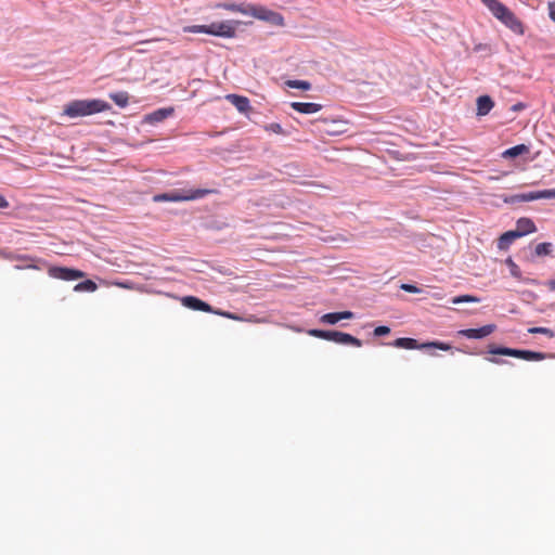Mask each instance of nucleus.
Wrapping results in <instances>:
<instances>
[{
    "label": "nucleus",
    "mask_w": 555,
    "mask_h": 555,
    "mask_svg": "<svg viewBox=\"0 0 555 555\" xmlns=\"http://www.w3.org/2000/svg\"><path fill=\"white\" fill-rule=\"evenodd\" d=\"M529 333L531 334H544V335H547L548 337H553L554 336V332L547 327H531L529 328Z\"/></svg>",
    "instance_id": "27"
},
{
    "label": "nucleus",
    "mask_w": 555,
    "mask_h": 555,
    "mask_svg": "<svg viewBox=\"0 0 555 555\" xmlns=\"http://www.w3.org/2000/svg\"><path fill=\"white\" fill-rule=\"evenodd\" d=\"M291 107L301 114H314L322 109L321 104L310 102H292Z\"/></svg>",
    "instance_id": "15"
},
{
    "label": "nucleus",
    "mask_w": 555,
    "mask_h": 555,
    "mask_svg": "<svg viewBox=\"0 0 555 555\" xmlns=\"http://www.w3.org/2000/svg\"><path fill=\"white\" fill-rule=\"evenodd\" d=\"M109 108V104L100 99L75 100L65 106L64 114L70 118H76L105 112Z\"/></svg>",
    "instance_id": "3"
},
{
    "label": "nucleus",
    "mask_w": 555,
    "mask_h": 555,
    "mask_svg": "<svg viewBox=\"0 0 555 555\" xmlns=\"http://www.w3.org/2000/svg\"><path fill=\"white\" fill-rule=\"evenodd\" d=\"M390 345L397 348L404 349L437 348L443 351H448L451 349V346L449 344L442 341H430L420 346L416 339L408 337L397 338Z\"/></svg>",
    "instance_id": "9"
},
{
    "label": "nucleus",
    "mask_w": 555,
    "mask_h": 555,
    "mask_svg": "<svg viewBox=\"0 0 555 555\" xmlns=\"http://www.w3.org/2000/svg\"><path fill=\"white\" fill-rule=\"evenodd\" d=\"M514 198L520 202H531L542 198H555V189L552 190H542V191H533L520 195H516Z\"/></svg>",
    "instance_id": "12"
},
{
    "label": "nucleus",
    "mask_w": 555,
    "mask_h": 555,
    "mask_svg": "<svg viewBox=\"0 0 555 555\" xmlns=\"http://www.w3.org/2000/svg\"><path fill=\"white\" fill-rule=\"evenodd\" d=\"M550 17L555 22V2L550 3Z\"/></svg>",
    "instance_id": "33"
},
{
    "label": "nucleus",
    "mask_w": 555,
    "mask_h": 555,
    "mask_svg": "<svg viewBox=\"0 0 555 555\" xmlns=\"http://www.w3.org/2000/svg\"><path fill=\"white\" fill-rule=\"evenodd\" d=\"M241 24L238 21H223L211 23L209 25H191L183 27L184 33L207 34L221 38H234L236 36V27Z\"/></svg>",
    "instance_id": "2"
},
{
    "label": "nucleus",
    "mask_w": 555,
    "mask_h": 555,
    "mask_svg": "<svg viewBox=\"0 0 555 555\" xmlns=\"http://www.w3.org/2000/svg\"><path fill=\"white\" fill-rule=\"evenodd\" d=\"M480 299L478 297L472 295H461L456 296L452 299L453 304H462V302H479Z\"/></svg>",
    "instance_id": "26"
},
{
    "label": "nucleus",
    "mask_w": 555,
    "mask_h": 555,
    "mask_svg": "<svg viewBox=\"0 0 555 555\" xmlns=\"http://www.w3.org/2000/svg\"><path fill=\"white\" fill-rule=\"evenodd\" d=\"M488 353L492 356H508L522 359L526 361H542L547 357L546 353L543 352L513 349L508 347H499L495 345H490L488 347Z\"/></svg>",
    "instance_id": "6"
},
{
    "label": "nucleus",
    "mask_w": 555,
    "mask_h": 555,
    "mask_svg": "<svg viewBox=\"0 0 555 555\" xmlns=\"http://www.w3.org/2000/svg\"><path fill=\"white\" fill-rule=\"evenodd\" d=\"M481 2L499 21H501L512 31L518 35L524 34L522 23L505 4L499 0H481Z\"/></svg>",
    "instance_id": "4"
},
{
    "label": "nucleus",
    "mask_w": 555,
    "mask_h": 555,
    "mask_svg": "<svg viewBox=\"0 0 555 555\" xmlns=\"http://www.w3.org/2000/svg\"><path fill=\"white\" fill-rule=\"evenodd\" d=\"M390 333V328L388 326H385V325H380V326H377L375 327L374 330V335L375 336H384V335H388Z\"/></svg>",
    "instance_id": "28"
},
{
    "label": "nucleus",
    "mask_w": 555,
    "mask_h": 555,
    "mask_svg": "<svg viewBox=\"0 0 555 555\" xmlns=\"http://www.w3.org/2000/svg\"><path fill=\"white\" fill-rule=\"evenodd\" d=\"M9 207V202L7 201V198L0 194V208H8Z\"/></svg>",
    "instance_id": "34"
},
{
    "label": "nucleus",
    "mask_w": 555,
    "mask_h": 555,
    "mask_svg": "<svg viewBox=\"0 0 555 555\" xmlns=\"http://www.w3.org/2000/svg\"><path fill=\"white\" fill-rule=\"evenodd\" d=\"M308 334L312 337H317V338H321V339H325V340H328V341H334L336 344H340V345H351V346H354V347H361L362 346V341L348 334V333H344V332H338V331H324V330H309L308 331Z\"/></svg>",
    "instance_id": "7"
},
{
    "label": "nucleus",
    "mask_w": 555,
    "mask_h": 555,
    "mask_svg": "<svg viewBox=\"0 0 555 555\" xmlns=\"http://www.w3.org/2000/svg\"><path fill=\"white\" fill-rule=\"evenodd\" d=\"M181 301L184 307L192 309V310L212 312L218 315L224 317L227 319L240 321V322H242V321L256 322L257 321L254 315H250L249 318L244 319V318H242L235 313L229 312V311H214L210 305H208L207 302H205L194 296H185L182 298Z\"/></svg>",
    "instance_id": "5"
},
{
    "label": "nucleus",
    "mask_w": 555,
    "mask_h": 555,
    "mask_svg": "<svg viewBox=\"0 0 555 555\" xmlns=\"http://www.w3.org/2000/svg\"><path fill=\"white\" fill-rule=\"evenodd\" d=\"M496 330L494 324H487L479 328L461 330L459 335L470 339H481L491 335Z\"/></svg>",
    "instance_id": "11"
},
{
    "label": "nucleus",
    "mask_w": 555,
    "mask_h": 555,
    "mask_svg": "<svg viewBox=\"0 0 555 555\" xmlns=\"http://www.w3.org/2000/svg\"><path fill=\"white\" fill-rule=\"evenodd\" d=\"M96 288H98V285L91 280H86V281L80 282L74 286V291L77 293H81V292L92 293V292H95Z\"/></svg>",
    "instance_id": "22"
},
{
    "label": "nucleus",
    "mask_w": 555,
    "mask_h": 555,
    "mask_svg": "<svg viewBox=\"0 0 555 555\" xmlns=\"http://www.w3.org/2000/svg\"><path fill=\"white\" fill-rule=\"evenodd\" d=\"M547 286L551 291H555V279L548 281Z\"/></svg>",
    "instance_id": "36"
},
{
    "label": "nucleus",
    "mask_w": 555,
    "mask_h": 555,
    "mask_svg": "<svg viewBox=\"0 0 555 555\" xmlns=\"http://www.w3.org/2000/svg\"><path fill=\"white\" fill-rule=\"evenodd\" d=\"M553 253V244L548 242L540 243L534 248V254L538 257L550 256Z\"/></svg>",
    "instance_id": "23"
},
{
    "label": "nucleus",
    "mask_w": 555,
    "mask_h": 555,
    "mask_svg": "<svg viewBox=\"0 0 555 555\" xmlns=\"http://www.w3.org/2000/svg\"><path fill=\"white\" fill-rule=\"evenodd\" d=\"M494 102L489 95H480L477 99V115L485 116L493 108Z\"/></svg>",
    "instance_id": "18"
},
{
    "label": "nucleus",
    "mask_w": 555,
    "mask_h": 555,
    "mask_svg": "<svg viewBox=\"0 0 555 555\" xmlns=\"http://www.w3.org/2000/svg\"><path fill=\"white\" fill-rule=\"evenodd\" d=\"M214 193L209 189H180L169 192V202H185L203 198L208 194Z\"/></svg>",
    "instance_id": "8"
},
{
    "label": "nucleus",
    "mask_w": 555,
    "mask_h": 555,
    "mask_svg": "<svg viewBox=\"0 0 555 555\" xmlns=\"http://www.w3.org/2000/svg\"><path fill=\"white\" fill-rule=\"evenodd\" d=\"M400 288L403 289L404 292L413 294H417L421 292V289L417 286L412 284H401Z\"/></svg>",
    "instance_id": "29"
},
{
    "label": "nucleus",
    "mask_w": 555,
    "mask_h": 555,
    "mask_svg": "<svg viewBox=\"0 0 555 555\" xmlns=\"http://www.w3.org/2000/svg\"><path fill=\"white\" fill-rule=\"evenodd\" d=\"M225 99L231 104H233L241 113H247L250 109L249 100L246 96L237 94H228Z\"/></svg>",
    "instance_id": "16"
},
{
    "label": "nucleus",
    "mask_w": 555,
    "mask_h": 555,
    "mask_svg": "<svg viewBox=\"0 0 555 555\" xmlns=\"http://www.w3.org/2000/svg\"><path fill=\"white\" fill-rule=\"evenodd\" d=\"M49 276L63 281H75L85 278L86 273L78 269L67 267H50L48 269Z\"/></svg>",
    "instance_id": "10"
},
{
    "label": "nucleus",
    "mask_w": 555,
    "mask_h": 555,
    "mask_svg": "<svg viewBox=\"0 0 555 555\" xmlns=\"http://www.w3.org/2000/svg\"><path fill=\"white\" fill-rule=\"evenodd\" d=\"M269 129L275 133H282L283 129L280 124L273 122L269 126Z\"/></svg>",
    "instance_id": "31"
},
{
    "label": "nucleus",
    "mask_w": 555,
    "mask_h": 555,
    "mask_svg": "<svg viewBox=\"0 0 555 555\" xmlns=\"http://www.w3.org/2000/svg\"><path fill=\"white\" fill-rule=\"evenodd\" d=\"M16 259L23 261V264H16L15 266V269L16 270H24V269H40L36 262L38 261L37 259L35 258H31L29 256H20L17 257Z\"/></svg>",
    "instance_id": "21"
},
{
    "label": "nucleus",
    "mask_w": 555,
    "mask_h": 555,
    "mask_svg": "<svg viewBox=\"0 0 555 555\" xmlns=\"http://www.w3.org/2000/svg\"><path fill=\"white\" fill-rule=\"evenodd\" d=\"M214 8L241 13L243 15H250L275 26L284 25V17L280 13L269 10L262 5H255L245 2H220L215 4Z\"/></svg>",
    "instance_id": "1"
},
{
    "label": "nucleus",
    "mask_w": 555,
    "mask_h": 555,
    "mask_svg": "<svg viewBox=\"0 0 555 555\" xmlns=\"http://www.w3.org/2000/svg\"><path fill=\"white\" fill-rule=\"evenodd\" d=\"M489 362L491 363H494V364H503L505 361L501 360V359H498V358H494V357H488L486 358Z\"/></svg>",
    "instance_id": "35"
},
{
    "label": "nucleus",
    "mask_w": 555,
    "mask_h": 555,
    "mask_svg": "<svg viewBox=\"0 0 555 555\" xmlns=\"http://www.w3.org/2000/svg\"><path fill=\"white\" fill-rule=\"evenodd\" d=\"M154 202H169V192L168 193H163V194H157L154 196Z\"/></svg>",
    "instance_id": "30"
},
{
    "label": "nucleus",
    "mask_w": 555,
    "mask_h": 555,
    "mask_svg": "<svg viewBox=\"0 0 555 555\" xmlns=\"http://www.w3.org/2000/svg\"><path fill=\"white\" fill-rule=\"evenodd\" d=\"M514 231L516 234H519V237H522L527 234L534 233L537 231V227L530 218H520L517 220L516 229Z\"/></svg>",
    "instance_id": "13"
},
{
    "label": "nucleus",
    "mask_w": 555,
    "mask_h": 555,
    "mask_svg": "<svg viewBox=\"0 0 555 555\" xmlns=\"http://www.w3.org/2000/svg\"><path fill=\"white\" fill-rule=\"evenodd\" d=\"M529 153V146L526 144H518L513 147L507 149L503 152V157L505 158H514L522 154Z\"/></svg>",
    "instance_id": "20"
},
{
    "label": "nucleus",
    "mask_w": 555,
    "mask_h": 555,
    "mask_svg": "<svg viewBox=\"0 0 555 555\" xmlns=\"http://www.w3.org/2000/svg\"><path fill=\"white\" fill-rule=\"evenodd\" d=\"M353 312L351 311H341V312H330V313H325L321 317L320 321L324 324H336L337 322H339L340 320H345V319H352L353 318Z\"/></svg>",
    "instance_id": "14"
},
{
    "label": "nucleus",
    "mask_w": 555,
    "mask_h": 555,
    "mask_svg": "<svg viewBox=\"0 0 555 555\" xmlns=\"http://www.w3.org/2000/svg\"><path fill=\"white\" fill-rule=\"evenodd\" d=\"M516 238H519V234H516L514 230L507 231L500 236L498 247L506 249Z\"/></svg>",
    "instance_id": "19"
},
{
    "label": "nucleus",
    "mask_w": 555,
    "mask_h": 555,
    "mask_svg": "<svg viewBox=\"0 0 555 555\" xmlns=\"http://www.w3.org/2000/svg\"><path fill=\"white\" fill-rule=\"evenodd\" d=\"M115 285H117L118 287H121V288H126V289H132V285L128 282H116Z\"/></svg>",
    "instance_id": "32"
},
{
    "label": "nucleus",
    "mask_w": 555,
    "mask_h": 555,
    "mask_svg": "<svg viewBox=\"0 0 555 555\" xmlns=\"http://www.w3.org/2000/svg\"><path fill=\"white\" fill-rule=\"evenodd\" d=\"M286 85L289 88L301 89V90H309L311 88V83L307 80H288V81H286Z\"/></svg>",
    "instance_id": "25"
},
{
    "label": "nucleus",
    "mask_w": 555,
    "mask_h": 555,
    "mask_svg": "<svg viewBox=\"0 0 555 555\" xmlns=\"http://www.w3.org/2000/svg\"><path fill=\"white\" fill-rule=\"evenodd\" d=\"M109 98L120 107H125L128 105L129 95L127 92H117L109 94Z\"/></svg>",
    "instance_id": "24"
},
{
    "label": "nucleus",
    "mask_w": 555,
    "mask_h": 555,
    "mask_svg": "<svg viewBox=\"0 0 555 555\" xmlns=\"http://www.w3.org/2000/svg\"><path fill=\"white\" fill-rule=\"evenodd\" d=\"M175 109L173 107H164L159 108L157 111H154L153 113L149 114L146 116V120L151 124H156L165 120L166 118L170 117L173 114Z\"/></svg>",
    "instance_id": "17"
}]
</instances>
